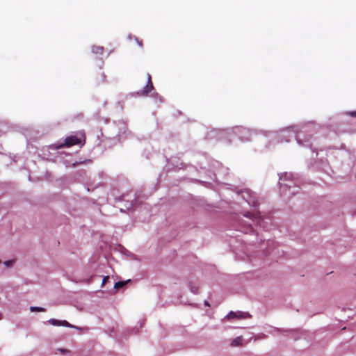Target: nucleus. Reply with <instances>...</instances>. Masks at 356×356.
Masks as SVG:
<instances>
[{
    "mask_svg": "<svg viewBox=\"0 0 356 356\" xmlns=\"http://www.w3.org/2000/svg\"><path fill=\"white\" fill-rule=\"evenodd\" d=\"M280 190L285 195H295L298 193L299 187L296 185V180L293 173L284 172L280 175Z\"/></svg>",
    "mask_w": 356,
    "mask_h": 356,
    "instance_id": "nucleus-1",
    "label": "nucleus"
},
{
    "mask_svg": "<svg viewBox=\"0 0 356 356\" xmlns=\"http://www.w3.org/2000/svg\"><path fill=\"white\" fill-rule=\"evenodd\" d=\"M280 138H289L295 137L298 144L300 145L309 146V139L308 138H303L302 131H298L295 127L287 128L283 129L280 133ZM285 141H289V139L286 138Z\"/></svg>",
    "mask_w": 356,
    "mask_h": 356,
    "instance_id": "nucleus-2",
    "label": "nucleus"
},
{
    "mask_svg": "<svg viewBox=\"0 0 356 356\" xmlns=\"http://www.w3.org/2000/svg\"><path fill=\"white\" fill-rule=\"evenodd\" d=\"M81 138H77L75 136H71L69 137H67L65 140V143H60L56 146L54 148H61L63 147H70L74 145H78L81 143L82 138H84V134H81Z\"/></svg>",
    "mask_w": 356,
    "mask_h": 356,
    "instance_id": "nucleus-3",
    "label": "nucleus"
},
{
    "mask_svg": "<svg viewBox=\"0 0 356 356\" xmlns=\"http://www.w3.org/2000/svg\"><path fill=\"white\" fill-rule=\"evenodd\" d=\"M241 195L242 198L244 199L250 207H257V200L252 191L249 189H245L241 192Z\"/></svg>",
    "mask_w": 356,
    "mask_h": 356,
    "instance_id": "nucleus-4",
    "label": "nucleus"
},
{
    "mask_svg": "<svg viewBox=\"0 0 356 356\" xmlns=\"http://www.w3.org/2000/svg\"><path fill=\"white\" fill-rule=\"evenodd\" d=\"M250 315L247 312H230L225 318L224 320H234V319H243L250 318Z\"/></svg>",
    "mask_w": 356,
    "mask_h": 356,
    "instance_id": "nucleus-5",
    "label": "nucleus"
},
{
    "mask_svg": "<svg viewBox=\"0 0 356 356\" xmlns=\"http://www.w3.org/2000/svg\"><path fill=\"white\" fill-rule=\"evenodd\" d=\"M245 216L251 220L254 224L258 225L261 227L264 226V220L261 218L260 214L258 212L255 211L254 210L252 211V212H248L246 214H245Z\"/></svg>",
    "mask_w": 356,
    "mask_h": 356,
    "instance_id": "nucleus-6",
    "label": "nucleus"
},
{
    "mask_svg": "<svg viewBox=\"0 0 356 356\" xmlns=\"http://www.w3.org/2000/svg\"><path fill=\"white\" fill-rule=\"evenodd\" d=\"M48 323L54 326H64V327H71V328L79 329L78 327L71 325L70 323H68L65 320L60 321V320H57V319H54V318H51L48 321Z\"/></svg>",
    "mask_w": 356,
    "mask_h": 356,
    "instance_id": "nucleus-7",
    "label": "nucleus"
},
{
    "mask_svg": "<svg viewBox=\"0 0 356 356\" xmlns=\"http://www.w3.org/2000/svg\"><path fill=\"white\" fill-rule=\"evenodd\" d=\"M154 89L152 81L151 76L149 74H147V83L146 86L143 88L141 92L142 95H147L151 90Z\"/></svg>",
    "mask_w": 356,
    "mask_h": 356,
    "instance_id": "nucleus-8",
    "label": "nucleus"
},
{
    "mask_svg": "<svg viewBox=\"0 0 356 356\" xmlns=\"http://www.w3.org/2000/svg\"><path fill=\"white\" fill-rule=\"evenodd\" d=\"M238 131L241 134V139L242 140H248L250 138V136L252 135V131L248 129L242 128L238 129Z\"/></svg>",
    "mask_w": 356,
    "mask_h": 356,
    "instance_id": "nucleus-9",
    "label": "nucleus"
},
{
    "mask_svg": "<svg viewBox=\"0 0 356 356\" xmlns=\"http://www.w3.org/2000/svg\"><path fill=\"white\" fill-rule=\"evenodd\" d=\"M243 338L242 337H238L235 338L231 343L232 346H239L242 344Z\"/></svg>",
    "mask_w": 356,
    "mask_h": 356,
    "instance_id": "nucleus-10",
    "label": "nucleus"
},
{
    "mask_svg": "<svg viewBox=\"0 0 356 356\" xmlns=\"http://www.w3.org/2000/svg\"><path fill=\"white\" fill-rule=\"evenodd\" d=\"M103 51H104V47H101V46H94V47H92V53L96 54H102L103 53Z\"/></svg>",
    "mask_w": 356,
    "mask_h": 356,
    "instance_id": "nucleus-11",
    "label": "nucleus"
},
{
    "mask_svg": "<svg viewBox=\"0 0 356 356\" xmlns=\"http://www.w3.org/2000/svg\"><path fill=\"white\" fill-rule=\"evenodd\" d=\"M30 310L31 312H38L45 311L44 308L40 307H31Z\"/></svg>",
    "mask_w": 356,
    "mask_h": 356,
    "instance_id": "nucleus-12",
    "label": "nucleus"
},
{
    "mask_svg": "<svg viewBox=\"0 0 356 356\" xmlns=\"http://www.w3.org/2000/svg\"><path fill=\"white\" fill-rule=\"evenodd\" d=\"M126 284V282H118L115 284L114 285V287L115 289H119L120 287H122L123 286H124Z\"/></svg>",
    "mask_w": 356,
    "mask_h": 356,
    "instance_id": "nucleus-13",
    "label": "nucleus"
},
{
    "mask_svg": "<svg viewBox=\"0 0 356 356\" xmlns=\"http://www.w3.org/2000/svg\"><path fill=\"white\" fill-rule=\"evenodd\" d=\"M13 263H14L13 260H9V261H5L3 264L6 267L8 268V267H11L13 265Z\"/></svg>",
    "mask_w": 356,
    "mask_h": 356,
    "instance_id": "nucleus-14",
    "label": "nucleus"
},
{
    "mask_svg": "<svg viewBox=\"0 0 356 356\" xmlns=\"http://www.w3.org/2000/svg\"><path fill=\"white\" fill-rule=\"evenodd\" d=\"M109 280V276H106L104 277L102 283V286L104 285L106 282Z\"/></svg>",
    "mask_w": 356,
    "mask_h": 356,
    "instance_id": "nucleus-15",
    "label": "nucleus"
},
{
    "mask_svg": "<svg viewBox=\"0 0 356 356\" xmlns=\"http://www.w3.org/2000/svg\"><path fill=\"white\" fill-rule=\"evenodd\" d=\"M136 41H137L138 44H139V46H140V47H141V46H142V42H140V41H138L137 38H136Z\"/></svg>",
    "mask_w": 356,
    "mask_h": 356,
    "instance_id": "nucleus-16",
    "label": "nucleus"
},
{
    "mask_svg": "<svg viewBox=\"0 0 356 356\" xmlns=\"http://www.w3.org/2000/svg\"><path fill=\"white\" fill-rule=\"evenodd\" d=\"M351 115L356 117V111L351 113Z\"/></svg>",
    "mask_w": 356,
    "mask_h": 356,
    "instance_id": "nucleus-17",
    "label": "nucleus"
},
{
    "mask_svg": "<svg viewBox=\"0 0 356 356\" xmlns=\"http://www.w3.org/2000/svg\"><path fill=\"white\" fill-rule=\"evenodd\" d=\"M192 291L193 292V293H197V291L193 290V289H192Z\"/></svg>",
    "mask_w": 356,
    "mask_h": 356,
    "instance_id": "nucleus-18",
    "label": "nucleus"
}]
</instances>
